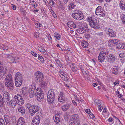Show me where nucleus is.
Returning <instances> with one entry per match:
<instances>
[{
    "instance_id": "nucleus-1",
    "label": "nucleus",
    "mask_w": 125,
    "mask_h": 125,
    "mask_svg": "<svg viewBox=\"0 0 125 125\" xmlns=\"http://www.w3.org/2000/svg\"><path fill=\"white\" fill-rule=\"evenodd\" d=\"M87 20L89 22L90 26L95 29H99L100 27L99 21L98 19L94 17H89L87 18Z\"/></svg>"
},
{
    "instance_id": "nucleus-2",
    "label": "nucleus",
    "mask_w": 125,
    "mask_h": 125,
    "mask_svg": "<svg viewBox=\"0 0 125 125\" xmlns=\"http://www.w3.org/2000/svg\"><path fill=\"white\" fill-rule=\"evenodd\" d=\"M5 85L8 89L12 90L13 89L14 84L12 76L11 74H9L7 75L5 79Z\"/></svg>"
},
{
    "instance_id": "nucleus-3",
    "label": "nucleus",
    "mask_w": 125,
    "mask_h": 125,
    "mask_svg": "<svg viewBox=\"0 0 125 125\" xmlns=\"http://www.w3.org/2000/svg\"><path fill=\"white\" fill-rule=\"evenodd\" d=\"M72 15L74 19L78 20L82 19L84 17L82 12L77 10L73 11V13H72Z\"/></svg>"
},
{
    "instance_id": "nucleus-4",
    "label": "nucleus",
    "mask_w": 125,
    "mask_h": 125,
    "mask_svg": "<svg viewBox=\"0 0 125 125\" xmlns=\"http://www.w3.org/2000/svg\"><path fill=\"white\" fill-rule=\"evenodd\" d=\"M36 97L37 99L40 102L44 98V94L42 90L40 88H37L36 91Z\"/></svg>"
},
{
    "instance_id": "nucleus-5",
    "label": "nucleus",
    "mask_w": 125,
    "mask_h": 125,
    "mask_svg": "<svg viewBox=\"0 0 125 125\" xmlns=\"http://www.w3.org/2000/svg\"><path fill=\"white\" fill-rule=\"evenodd\" d=\"M29 113L32 116L34 115L36 113H37V114L41 113L40 108L38 105H33L31 110H30Z\"/></svg>"
},
{
    "instance_id": "nucleus-6",
    "label": "nucleus",
    "mask_w": 125,
    "mask_h": 125,
    "mask_svg": "<svg viewBox=\"0 0 125 125\" xmlns=\"http://www.w3.org/2000/svg\"><path fill=\"white\" fill-rule=\"evenodd\" d=\"M95 14L99 16L105 17V15L104 11L100 6H98L96 9Z\"/></svg>"
},
{
    "instance_id": "nucleus-7",
    "label": "nucleus",
    "mask_w": 125,
    "mask_h": 125,
    "mask_svg": "<svg viewBox=\"0 0 125 125\" xmlns=\"http://www.w3.org/2000/svg\"><path fill=\"white\" fill-rule=\"evenodd\" d=\"M35 78L37 79V82H40L41 81H42L44 78L43 74L41 72L39 71H37L34 74Z\"/></svg>"
},
{
    "instance_id": "nucleus-8",
    "label": "nucleus",
    "mask_w": 125,
    "mask_h": 125,
    "mask_svg": "<svg viewBox=\"0 0 125 125\" xmlns=\"http://www.w3.org/2000/svg\"><path fill=\"white\" fill-rule=\"evenodd\" d=\"M106 57L107 56L106 52L103 51L101 52H100L98 57L99 61L101 62H103Z\"/></svg>"
},
{
    "instance_id": "nucleus-9",
    "label": "nucleus",
    "mask_w": 125,
    "mask_h": 125,
    "mask_svg": "<svg viewBox=\"0 0 125 125\" xmlns=\"http://www.w3.org/2000/svg\"><path fill=\"white\" fill-rule=\"evenodd\" d=\"M35 86L32 85H31V87L30 88L29 90V93L30 98H32L35 95Z\"/></svg>"
},
{
    "instance_id": "nucleus-10",
    "label": "nucleus",
    "mask_w": 125,
    "mask_h": 125,
    "mask_svg": "<svg viewBox=\"0 0 125 125\" xmlns=\"http://www.w3.org/2000/svg\"><path fill=\"white\" fill-rule=\"evenodd\" d=\"M41 117L39 115L35 116L33 119L32 125H39Z\"/></svg>"
},
{
    "instance_id": "nucleus-11",
    "label": "nucleus",
    "mask_w": 125,
    "mask_h": 125,
    "mask_svg": "<svg viewBox=\"0 0 125 125\" xmlns=\"http://www.w3.org/2000/svg\"><path fill=\"white\" fill-rule=\"evenodd\" d=\"M3 102L6 104H8L10 101V97L9 93L7 92H5L3 94Z\"/></svg>"
},
{
    "instance_id": "nucleus-12",
    "label": "nucleus",
    "mask_w": 125,
    "mask_h": 125,
    "mask_svg": "<svg viewBox=\"0 0 125 125\" xmlns=\"http://www.w3.org/2000/svg\"><path fill=\"white\" fill-rule=\"evenodd\" d=\"M106 33L108 34L110 37H114L116 36L115 33L112 29H107L106 30Z\"/></svg>"
},
{
    "instance_id": "nucleus-13",
    "label": "nucleus",
    "mask_w": 125,
    "mask_h": 125,
    "mask_svg": "<svg viewBox=\"0 0 125 125\" xmlns=\"http://www.w3.org/2000/svg\"><path fill=\"white\" fill-rule=\"evenodd\" d=\"M63 93L62 92H60L58 96V100L59 101L62 102V103L65 102L66 99Z\"/></svg>"
},
{
    "instance_id": "nucleus-14",
    "label": "nucleus",
    "mask_w": 125,
    "mask_h": 125,
    "mask_svg": "<svg viewBox=\"0 0 125 125\" xmlns=\"http://www.w3.org/2000/svg\"><path fill=\"white\" fill-rule=\"evenodd\" d=\"M59 75L62 78V79L65 81L67 80V74L62 71H60L59 72Z\"/></svg>"
},
{
    "instance_id": "nucleus-15",
    "label": "nucleus",
    "mask_w": 125,
    "mask_h": 125,
    "mask_svg": "<svg viewBox=\"0 0 125 125\" xmlns=\"http://www.w3.org/2000/svg\"><path fill=\"white\" fill-rule=\"evenodd\" d=\"M25 124L24 119L23 117H21L18 119L16 125H25Z\"/></svg>"
},
{
    "instance_id": "nucleus-16",
    "label": "nucleus",
    "mask_w": 125,
    "mask_h": 125,
    "mask_svg": "<svg viewBox=\"0 0 125 125\" xmlns=\"http://www.w3.org/2000/svg\"><path fill=\"white\" fill-rule=\"evenodd\" d=\"M77 24L78 25L79 27L83 29H87L88 28L87 24L86 22L81 23L80 22H77Z\"/></svg>"
},
{
    "instance_id": "nucleus-17",
    "label": "nucleus",
    "mask_w": 125,
    "mask_h": 125,
    "mask_svg": "<svg viewBox=\"0 0 125 125\" xmlns=\"http://www.w3.org/2000/svg\"><path fill=\"white\" fill-rule=\"evenodd\" d=\"M17 104L16 101L13 99L11 100L8 104H6L9 106L12 107H15Z\"/></svg>"
},
{
    "instance_id": "nucleus-18",
    "label": "nucleus",
    "mask_w": 125,
    "mask_h": 125,
    "mask_svg": "<svg viewBox=\"0 0 125 125\" xmlns=\"http://www.w3.org/2000/svg\"><path fill=\"white\" fill-rule=\"evenodd\" d=\"M4 119L6 125H11L10 117L7 115H5L4 116Z\"/></svg>"
},
{
    "instance_id": "nucleus-19",
    "label": "nucleus",
    "mask_w": 125,
    "mask_h": 125,
    "mask_svg": "<svg viewBox=\"0 0 125 125\" xmlns=\"http://www.w3.org/2000/svg\"><path fill=\"white\" fill-rule=\"evenodd\" d=\"M15 80H23L22 75L21 73H17L15 75Z\"/></svg>"
},
{
    "instance_id": "nucleus-20",
    "label": "nucleus",
    "mask_w": 125,
    "mask_h": 125,
    "mask_svg": "<svg viewBox=\"0 0 125 125\" xmlns=\"http://www.w3.org/2000/svg\"><path fill=\"white\" fill-rule=\"evenodd\" d=\"M7 71L6 68L4 66V65L2 62H0V72L6 73Z\"/></svg>"
},
{
    "instance_id": "nucleus-21",
    "label": "nucleus",
    "mask_w": 125,
    "mask_h": 125,
    "mask_svg": "<svg viewBox=\"0 0 125 125\" xmlns=\"http://www.w3.org/2000/svg\"><path fill=\"white\" fill-rule=\"evenodd\" d=\"M67 24L69 28L72 29H74L76 27V25L73 21H69L68 22Z\"/></svg>"
},
{
    "instance_id": "nucleus-22",
    "label": "nucleus",
    "mask_w": 125,
    "mask_h": 125,
    "mask_svg": "<svg viewBox=\"0 0 125 125\" xmlns=\"http://www.w3.org/2000/svg\"><path fill=\"white\" fill-rule=\"evenodd\" d=\"M47 101L48 103L50 104H52L54 102L55 100V97H53V96H47Z\"/></svg>"
},
{
    "instance_id": "nucleus-23",
    "label": "nucleus",
    "mask_w": 125,
    "mask_h": 125,
    "mask_svg": "<svg viewBox=\"0 0 125 125\" xmlns=\"http://www.w3.org/2000/svg\"><path fill=\"white\" fill-rule=\"evenodd\" d=\"M70 104H66L61 107L62 110L64 111H66L70 107Z\"/></svg>"
},
{
    "instance_id": "nucleus-24",
    "label": "nucleus",
    "mask_w": 125,
    "mask_h": 125,
    "mask_svg": "<svg viewBox=\"0 0 125 125\" xmlns=\"http://www.w3.org/2000/svg\"><path fill=\"white\" fill-rule=\"evenodd\" d=\"M119 56L121 62L122 63H124L125 62V53H121Z\"/></svg>"
},
{
    "instance_id": "nucleus-25",
    "label": "nucleus",
    "mask_w": 125,
    "mask_h": 125,
    "mask_svg": "<svg viewBox=\"0 0 125 125\" xmlns=\"http://www.w3.org/2000/svg\"><path fill=\"white\" fill-rule=\"evenodd\" d=\"M116 47L119 49H125V44L122 43H120L119 42L116 45Z\"/></svg>"
},
{
    "instance_id": "nucleus-26",
    "label": "nucleus",
    "mask_w": 125,
    "mask_h": 125,
    "mask_svg": "<svg viewBox=\"0 0 125 125\" xmlns=\"http://www.w3.org/2000/svg\"><path fill=\"white\" fill-rule=\"evenodd\" d=\"M18 110L19 112L21 113L22 115L24 114L25 112V109L24 107L21 106L18 108Z\"/></svg>"
},
{
    "instance_id": "nucleus-27",
    "label": "nucleus",
    "mask_w": 125,
    "mask_h": 125,
    "mask_svg": "<svg viewBox=\"0 0 125 125\" xmlns=\"http://www.w3.org/2000/svg\"><path fill=\"white\" fill-rule=\"evenodd\" d=\"M115 59V56L112 54H110L109 55L108 60L109 62L110 63L113 62Z\"/></svg>"
},
{
    "instance_id": "nucleus-28",
    "label": "nucleus",
    "mask_w": 125,
    "mask_h": 125,
    "mask_svg": "<svg viewBox=\"0 0 125 125\" xmlns=\"http://www.w3.org/2000/svg\"><path fill=\"white\" fill-rule=\"evenodd\" d=\"M81 45L83 48H86L88 47L89 44L86 41L83 40L82 41Z\"/></svg>"
},
{
    "instance_id": "nucleus-29",
    "label": "nucleus",
    "mask_w": 125,
    "mask_h": 125,
    "mask_svg": "<svg viewBox=\"0 0 125 125\" xmlns=\"http://www.w3.org/2000/svg\"><path fill=\"white\" fill-rule=\"evenodd\" d=\"M80 122L79 120L73 121L70 120L69 121V124L70 125H79Z\"/></svg>"
},
{
    "instance_id": "nucleus-30",
    "label": "nucleus",
    "mask_w": 125,
    "mask_h": 125,
    "mask_svg": "<svg viewBox=\"0 0 125 125\" xmlns=\"http://www.w3.org/2000/svg\"><path fill=\"white\" fill-rule=\"evenodd\" d=\"M55 92L54 90L53 89H50L48 93L47 96H53V97H55Z\"/></svg>"
},
{
    "instance_id": "nucleus-31",
    "label": "nucleus",
    "mask_w": 125,
    "mask_h": 125,
    "mask_svg": "<svg viewBox=\"0 0 125 125\" xmlns=\"http://www.w3.org/2000/svg\"><path fill=\"white\" fill-rule=\"evenodd\" d=\"M23 80H15V84L17 87H20L21 85Z\"/></svg>"
},
{
    "instance_id": "nucleus-32",
    "label": "nucleus",
    "mask_w": 125,
    "mask_h": 125,
    "mask_svg": "<svg viewBox=\"0 0 125 125\" xmlns=\"http://www.w3.org/2000/svg\"><path fill=\"white\" fill-rule=\"evenodd\" d=\"M68 6V9L69 10H71L72 9H74L76 6V5L74 3L71 2L70 4H69Z\"/></svg>"
},
{
    "instance_id": "nucleus-33",
    "label": "nucleus",
    "mask_w": 125,
    "mask_h": 125,
    "mask_svg": "<svg viewBox=\"0 0 125 125\" xmlns=\"http://www.w3.org/2000/svg\"><path fill=\"white\" fill-rule=\"evenodd\" d=\"M54 118V122L57 123L56 124L57 125H60L61 123L60 122V120L59 119V118L58 117H56L55 115V116H54L53 118Z\"/></svg>"
},
{
    "instance_id": "nucleus-34",
    "label": "nucleus",
    "mask_w": 125,
    "mask_h": 125,
    "mask_svg": "<svg viewBox=\"0 0 125 125\" xmlns=\"http://www.w3.org/2000/svg\"><path fill=\"white\" fill-rule=\"evenodd\" d=\"M21 90L23 95H25L28 94V90L27 88L26 87H23Z\"/></svg>"
},
{
    "instance_id": "nucleus-35",
    "label": "nucleus",
    "mask_w": 125,
    "mask_h": 125,
    "mask_svg": "<svg viewBox=\"0 0 125 125\" xmlns=\"http://www.w3.org/2000/svg\"><path fill=\"white\" fill-rule=\"evenodd\" d=\"M79 118V116L77 114H74L73 115L72 118L70 120H72L74 121L78 120Z\"/></svg>"
},
{
    "instance_id": "nucleus-36",
    "label": "nucleus",
    "mask_w": 125,
    "mask_h": 125,
    "mask_svg": "<svg viewBox=\"0 0 125 125\" xmlns=\"http://www.w3.org/2000/svg\"><path fill=\"white\" fill-rule=\"evenodd\" d=\"M120 7L121 9L123 10H125V3L123 1H121L119 3Z\"/></svg>"
},
{
    "instance_id": "nucleus-37",
    "label": "nucleus",
    "mask_w": 125,
    "mask_h": 125,
    "mask_svg": "<svg viewBox=\"0 0 125 125\" xmlns=\"http://www.w3.org/2000/svg\"><path fill=\"white\" fill-rule=\"evenodd\" d=\"M41 83H40V85L41 88H42L44 89H45L47 87V83L44 81H41Z\"/></svg>"
},
{
    "instance_id": "nucleus-38",
    "label": "nucleus",
    "mask_w": 125,
    "mask_h": 125,
    "mask_svg": "<svg viewBox=\"0 0 125 125\" xmlns=\"http://www.w3.org/2000/svg\"><path fill=\"white\" fill-rule=\"evenodd\" d=\"M20 99V100H19L18 101L16 102L19 105H22L24 104V100L22 98Z\"/></svg>"
},
{
    "instance_id": "nucleus-39",
    "label": "nucleus",
    "mask_w": 125,
    "mask_h": 125,
    "mask_svg": "<svg viewBox=\"0 0 125 125\" xmlns=\"http://www.w3.org/2000/svg\"><path fill=\"white\" fill-rule=\"evenodd\" d=\"M20 99V100H19L18 101L16 102L19 105H22L24 104V100L22 98Z\"/></svg>"
},
{
    "instance_id": "nucleus-40",
    "label": "nucleus",
    "mask_w": 125,
    "mask_h": 125,
    "mask_svg": "<svg viewBox=\"0 0 125 125\" xmlns=\"http://www.w3.org/2000/svg\"><path fill=\"white\" fill-rule=\"evenodd\" d=\"M22 98L21 95L20 94H18L17 95H15L14 97L15 100L16 102L18 101L19 100Z\"/></svg>"
},
{
    "instance_id": "nucleus-41",
    "label": "nucleus",
    "mask_w": 125,
    "mask_h": 125,
    "mask_svg": "<svg viewBox=\"0 0 125 125\" xmlns=\"http://www.w3.org/2000/svg\"><path fill=\"white\" fill-rule=\"evenodd\" d=\"M54 36L57 40H60L61 36L60 34L57 33L56 32L54 34Z\"/></svg>"
},
{
    "instance_id": "nucleus-42",
    "label": "nucleus",
    "mask_w": 125,
    "mask_h": 125,
    "mask_svg": "<svg viewBox=\"0 0 125 125\" xmlns=\"http://www.w3.org/2000/svg\"><path fill=\"white\" fill-rule=\"evenodd\" d=\"M84 29L81 28L78 29L77 30V32L80 34H83L85 31V30Z\"/></svg>"
},
{
    "instance_id": "nucleus-43",
    "label": "nucleus",
    "mask_w": 125,
    "mask_h": 125,
    "mask_svg": "<svg viewBox=\"0 0 125 125\" xmlns=\"http://www.w3.org/2000/svg\"><path fill=\"white\" fill-rule=\"evenodd\" d=\"M33 105L32 104L29 103H28L26 104V106L28 109L29 110V112H30V110H31L32 106Z\"/></svg>"
},
{
    "instance_id": "nucleus-44",
    "label": "nucleus",
    "mask_w": 125,
    "mask_h": 125,
    "mask_svg": "<svg viewBox=\"0 0 125 125\" xmlns=\"http://www.w3.org/2000/svg\"><path fill=\"white\" fill-rule=\"evenodd\" d=\"M118 70L117 68H114L112 70V73L115 75H117L118 73Z\"/></svg>"
},
{
    "instance_id": "nucleus-45",
    "label": "nucleus",
    "mask_w": 125,
    "mask_h": 125,
    "mask_svg": "<svg viewBox=\"0 0 125 125\" xmlns=\"http://www.w3.org/2000/svg\"><path fill=\"white\" fill-rule=\"evenodd\" d=\"M6 73L4 72H1V73H0V80L3 79L4 78H5L6 76L5 75Z\"/></svg>"
},
{
    "instance_id": "nucleus-46",
    "label": "nucleus",
    "mask_w": 125,
    "mask_h": 125,
    "mask_svg": "<svg viewBox=\"0 0 125 125\" xmlns=\"http://www.w3.org/2000/svg\"><path fill=\"white\" fill-rule=\"evenodd\" d=\"M121 19L123 24H125V15L124 14L121 15Z\"/></svg>"
},
{
    "instance_id": "nucleus-47",
    "label": "nucleus",
    "mask_w": 125,
    "mask_h": 125,
    "mask_svg": "<svg viewBox=\"0 0 125 125\" xmlns=\"http://www.w3.org/2000/svg\"><path fill=\"white\" fill-rule=\"evenodd\" d=\"M31 4L32 5L34 8H36L37 7V4L35 1L34 0H32L30 2Z\"/></svg>"
},
{
    "instance_id": "nucleus-48",
    "label": "nucleus",
    "mask_w": 125,
    "mask_h": 125,
    "mask_svg": "<svg viewBox=\"0 0 125 125\" xmlns=\"http://www.w3.org/2000/svg\"><path fill=\"white\" fill-rule=\"evenodd\" d=\"M38 50L41 52H44V51H45V50H43V47H42L41 46H39L38 47Z\"/></svg>"
},
{
    "instance_id": "nucleus-49",
    "label": "nucleus",
    "mask_w": 125,
    "mask_h": 125,
    "mask_svg": "<svg viewBox=\"0 0 125 125\" xmlns=\"http://www.w3.org/2000/svg\"><path fill=\"white\" fill-rule=\"evenodd\" d=\"M19 58L17 57H15L13 58L12 60L13 63H16L18 62V59Z\"/></svg>"
},
{
    "instance_id": "nucleus-50",
    "label": "nucleus",
    "mask_w": 125,
    "mask_h": 125,
    "mask_svg": "<svg viewBox=\"0 0 125 125\" xmlns=\"http://www.w3.org/2000/svg\"><path fill=\"white\" fill-rule=\"evenodd\" d=\"M71 67V69L73 72H75L77 71V67L74 66L73 64H72Z\"/></svg>"
},
{
    "instance_id": "nucleus-51",
    "label": "nucleus",
    "mask_w": 125,
    "mask_h": 125,
    "mask_svg": "<svg viewBox=\"0 0 125 125\" xmlns=\"http://www.w3.org/2000/svg\"><path fill=\"white\" fill-rule=\"evenodd\" d=\"M38 59L42 63H44V59L42 56L39 55Z\"/></svg>"
},
{
    "instance_id": "nucleus-52",
    "label": "nucleus",
    "mask_w": 125,
    "mask_h": 125,
    "mask_svg": "<svg viewBox=\"0 0 125 125\" xmlns=\"http://www.w3.org/2000/svg\"><path fill=\"white\" fill-rule=\"evenodd\" d=\"M56 62L57 63V65L59 67L61 68H63V65L60 63V62L59 60H58L56 61Z\"/></svg>"
},
{
    "instance_id": "nucleus-53",
    "label": "nucleus",
    "mask_w": 125,
    "mask_h": 125,
    "mask_svg": "<svg viewBox=\"0 0 125 125\" xmlns=\"http://www.w3.org/2000/svg\"><path fill=\"white\" fill-rule=\"evenodd\" d=\"M118 40L116 39H114L113 40V43L114 44L113 45L114 46L116 45L118 43Z\"/></svg>"
},
{
    "instance_id": "nucleus-54",
    "label": "nucleus",
    "mask_w": 125,
    "mask_h": 125,
    "mask_svg": "<svg viewBox=\"0 0 125 125\" xmlns=\"http://www.w3.org/2000/svg\"><path fill=\"white\" fill-rule=\"evenodd\" d=\"M0 125H6L4 120L2 118H0Z\"/></svg>"
},
{
    "instance_id": "nucleus-55",
    "label": "nucleus",
    "mask_w": 125,
    "mask_h": 125,
    "mask_svg": "<svg viewBox=\"0 0 125 125\" xmlns=\"http://www.w3.org/2000/svg\"><path fill=\"white\" fill-rule=\"evenodd\" d=\"M60 7L61 9L62 10H64L65 9V7L64 5V4L60 1V4H59Z\"/></svg>"
},
{
    "instance_id": "nucleus-56",
    "label": "nucleus",
    "mask_w": 125,
    "mask_h": 125,
    "mask_svg": "<svg viewBox=\"0 0 125 125\" xmlns=\"http://www.w3.org/2000/svg\"><path fill=\"white\" fill-rule=\"evenodd\" d=\"M0 102L1 104H5L3 102V98L2 97L1 95L0 94Z\"/></svg>"
},
{
    "instance_id": "nucleus-57",
    "label": "nucleus",
    "mask_w": 125,
    "mask_h": 125,
    "mask_svg": "<svg viewBox=\"0 0 125 125\" xmlns=\"http://www.w3.org/2000/svg\"><path fill=\"white\" fill-rule=\"evenodd\" d=\"M101 100H99L97 102H96V104L98 106H101L102 105Z\"/></svg>"
},
{
    "instance_id": "nucleus-58",
    "label": "nucleus",
    "mask_w": 125,
    "mask_h": 125,
    "mask_svg": "<svg viewBox=\"0 0 125 125\" xmlns=\"http://www.w3.org/2000/svg\"><path fill=\"white\" fill-rule=\"evenodd\" d=\"M2 48L4 50H6L9 49L8 47L5 45H3L2 46Z\"/></svg>"
},
{
    "instance_id": "nucleus-59",
    "label": "nucleus",
    "mask_w": 125,
    "mask_h": 125,
    "mask_svg": "<svg viewBox=\"0 0 125 125\" xmlns=\"http://www.w3.org/2000/svg\"><path fill=\"white\" fill-rule=\"evenodd\" d=\"M46 38L48 39V40L49 41H50L51 42L52 41V39L50 34L49 35H48L47 36H46Z\"/></svg>"
},
{
    "instance_id": "nucleus-60",
    "label": "nucleus",
    "mask_w": 125,
    "mask_h": 125,
    "mask_svg": "<svg viewBox=\"0 0 125 125\" xmlns=\"http://www.w3.org/2000/svg\"><path fill=\"white\" fill-rule=\"evenodd\" d=\"M104 34L102 32H98L97 34V35H98L99 36H103Z\"/></svg>"
},
{
    "instance_id": "nucleus-61",
    "label": "nucleus",
    "mask_w": 125,
    "mask_h": 125,
    "mask_svg": "<svg viewBox=\"0 0 125 125\" xmlns=\"http://www.w3.org/2000/svg\"><path fill=\"white\" fill-rule=\"evenodd\" d=\"M108 120L109 122L112 123L111 124H113L114 123V121H113L114 119L111 117H109Z\"/></svg>"
},
{
    "instance_id": "nucleus-62",
    "label": "nucleus",
    "mask_w": 125,
    "mask_h": 125,
    "mask_svg": "<svg viewBox=\"0 0 125 125\" xmlns=\"http://www.w3.org/2000/svg\"><path fill=\"white\" fill-rule=\"evenodd\" d=\"M51 13H52V15L55 18H57V17L54 13V12L53 11V10H51Z\"/></svg>"
},
{
    "instance_id": "nucleus-63",
    "label": "nucleus",
    "mask_w": 125,
    "mask_h": 125,
    "mask_svg": "<svg viewBox=\"0 0 125 125\" xmlns=\"http://www.w3.org/2000/svg\"><path fill=\"white\" fill-rule=\"evenodd\" d=\"M80 68L82 71L85 69V67L83 65H81L80 66Z\"/></svg>"
},
{
    "instance_id": "nucleus-64",
    "label": "nucleus",
    "mask_w": 125,
    "mask_h": 125,
    "mask_svg": "<svg viewBox=\"0 0 125 125\" xmlns=\"http://www.w3.org/2000/svg\"><path fill=\"white\" fill-rule=\"evenodd\" d=\"M31 53L32 55L34 56V57H36L37 56V54L35 52H34L33 51H31Z\"/></svg>"
}]
</instances>
